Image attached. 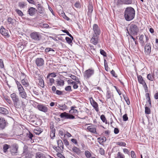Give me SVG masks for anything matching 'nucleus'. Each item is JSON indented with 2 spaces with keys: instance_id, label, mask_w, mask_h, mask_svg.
Instances as JSON below:
<instances>
[{
  "instance_id": "nucleus-1",
  "label": "nucleus",
  "mask_w": 158,
  "mask_h": 158,
  "mask_svg": "<svg viewBox=\"0 0 158 158\" xmlns=\"http://www.w3.org/2000/svg\"><path fill=\"white\" fill-rule=\"evenodd\" d=\"M135 10L132 7H127L124 12V17L125 19L127 21L132 20L135 17Z\"/></svg>"
},
{
  "instance_id": "nucleus-2",
  "label": "nucleus",
  "mask_w": 158,
  "mask_h": 158,
  "mask_svg": "<svg viewBox=\"0 0 158 158\" xmlns=\"http://www.w3.org/2000/svg\"><path fill=\"white\" fill-rule=\"evenodd\" d=\"M10 97L13 101L14 105L16 107L19 108L21 107L20 100L19 96L15 93L11 94L10 95Z\"/></svg>"
},
{
  "instance_id": "nucleus-3",
  "label": "nucleus",
  "mask_w": 158,
  "mask_h": 158,
  "mask_svg": "<svg viewBox=\"0 0 158 158\" xmlns=\"http://www.w3.org/2000/svg\"><path fill=\"white\" fill-rule=\"evenodd\" d=\"M16 83L17 85L20 96L23 98L26 99L27 97V94L25 91L23 87L19 82L16 81Z\"/></svg>"
},
{
  "instance_id": "nucleus-4",
  "label": "nucleus",
  "mask_w": 158,
  "mask_h": 158,
  "mask_svg": "<svg viewBox=\"0 0 158 158\" xmlns=\"http://www.w3.org/2000/svg\"><path fill=\"white\" fill-rule=\"evenodd\" d=\"M139 31V30L137 26L135 24H132L130 26L129 31L128 32L129 34L136 35H137Z\"/></svg>"
},
{
  "instance_id": "nucleus-5",
  "label": "nucleus",
  "mask_w": 158,
  "mask_h": 158,
  "mask_svg": "<svg viewBox=\"0 0 158 158\" xmlns=\"http://www.w3.org/2000/svg\"><path fill=\"white\" fill-rule=\"evenodd\" d=\"M60 116L61 118L65 119H73L75 118V117L74 116L65 112L61 113Z\"/></svg>"
},
{
  "instance_id": "nucleus-6",
  "label": "nucleus",
  "mask_w": 158,
  "mask_h": 158,
  "mask_svg": "<svg viewBox=\"0 0 158 158\" xmlns=\"http://www.w3.org/2000/svg\"><path fill=\"white\" fill-rule=\"evenodd\" d=\"M31 38L35 41H39L41 39V35L38 32H33L30 35Z\"/></svg>"
},
{
  "instance_id": "nucleus-7",
  "label": "nucleus",
  "mask_w": 158,
  "mask_h": 158,
  "mask_svg": "<svg viewBox=\"0 0 158 158\" xmlns=\"http://www.w3.org/2000/svg\"><path fill=\"white\" fill-rule=\"evenodd\" d=\"M149 40L148 36L146 35H141L139 38V42L142 46H143L145 44V42H147Z\"/></svg>"
},
{
  "instance_id": "nucleus-8",
  "label": "nucleus",
  "mask_w": 158,
  "mask_h": 158,
  "mask_svg": "<svg viewBox=\"0 0 158 158\" xmlns=\"http://www.w3.org/2000/svg\"><path fill=\"white\" fill-rule=\"evenodd\" d=\"M37 108L40 111L44 113L47 112L48 110L47 106L46 105L42 104H40L38 105Z\"/></svg>"
},
{
  "instance_id": "nucleus-9",
  "label": "nucleus",
  "mask_w": 158,
  "mask_h": 158,
  "mask_svg": "<svg viewBox=\"0 0 158 158\" xmlns=\"http://www.w3.org/2000/svg\"><path fill=\"white\" fill-rule=\"evenodd\" d=\"M94 73V70L92 69H88L85 72L84 76L87 78H89Z\"/></svg>"
},
{
  "instance_id": "nucleus-10",
  "label": "nucleus",
  "mask_w": 158,
  "mask_h": 158,
  "mask_svg": "<svg viewBox=\"0 0 158 158\" xmlns=\"http://www.w3.org/2000/svg\"><path fill=\"white\" fill-rule=\"evenodd\" d=\"M18 147L17 145H13L10 148V152L11 154L15 155H16L18 152Z\"/></svg>"
},
{
  "instance_id": "nucleus-11",
  "label": "nucleus",
  "mask_w": 158,
  "mask_h": 158,
  "mask_svg": "<svg viewBox=\"0 0 158 158\" xmlns=\"http://www.w3.org/2000/svg\"><path fill=\"white\" fill-rule=\"evenodd\" d=\"M93 30L94 32V34L96 35H99L100 33L99 28L96 24H94L93 26Z\"/></svg>"
},
{
  "instance_id": "nucleus-12",
  "label": "nucleus",
  "mask_w": 158,
  "mask_h": 158,
  "mask_svg": "<svg viewBox=\"0 0 158 158\" xmlns=\"http://www.w3.org/2000/svg\"><path fill=\"white\" fill-rule=\"evenodd\" d=\"M90 100L92 106L97 112H98L99 111V109L97 103L93 100L92 98H90Z\"/></svg>"
},
{
  "instance_id": "nucleus-13",
  "label": "nucleus",
  "mask_w": 158,
  "mask_h": 158,
  "mask_svg": "<svg viewBox=\"0 0 158 158\" xmlns=\"http://www.w3.org/2000/svg\"><path fill=\"white\" fill-rule=\"evenodd\" d=\"M0 33L3 36L9 37L8 31L4 28L3 26H2L0 29Z\"/></svg>"
},
{
  "instance_id": "nucleus-14",
  "label": "nucleus",
  "mask_w": 158,
  "mask_h": 158,
  "mask_svg": "<svg viewBox=\"0 0 158 158\" xmlns=\"http://www.w3.org/2000/svg\"><path fill=\"white\" fill-rule=\"evenodd\" d=\"M35 63L38 66H41L44 64V60L42 58H37L35 60Z\"/></svg>"
},
{
  "instance_id": "nucleus-15",
  "label": "nucleus",
  "mask_w": 158,
  "mask_h": 158,
  "mask_svg": "<svg viewBox=\"0 0 158 158\" xmlns=\"http://www.w3.org/2000/svg\"><path fill=\"white\" fill-rule=\"evenodd\" d=\"M6 126V121L4 118H0V130L4 129Z\"/></svg>"
},
{
  "instance_id": "nucleus-16",
  "label": "nucleus",
  "mask_w": 158,
  "mask_h": 158,
  "mask_svg": "<svg viewBox=\"0 0 158 158\" xmlns=\"http://www.w3.org/2000/svg\"><path fill=\"white\" fill-rule=\"evenodd\" d=\"M90 42L94 45H96L98 42V36L93 35L90 40Z\"/></svg>"
},
{
  "instance_id": "nucleus-17",
  "label": "nucleus",
  "mask_w": 158,
  "mask_h": 158,
  "mask_svg": "<svg viewBox=\"0 0 158 158\" xmlns=\"http://www.w3.org/2000/svg\"><path fill=\"white\" fill-rule=\"evenodd\" d=\"M145 52L147 54H149L151 52V46L150 43L147 44L145 46Z\"/></svg>"
},
{
  "instance_id": "nucleus-18",
  "label": "nucleus",
  "mask_w": 158,
  "mask_h": 158,
  "mask_svg": "<svg viewBox=\"0 0 158 158\" xmlns=\"http://www.w3.org/2000/svg\"><path fill=\"white\" fill-rule=\"evenodd\" d=\"M87 130L90 132L95 133L96 132L95 126L94 125H91L87 127Z\"/></svg>"
},
{
  "instance_id": "nucleus-19",
  "label": "nucleus",
  "mask_w": 158,
  "mask_h": 158,
  "mask_svg": "<svg viewBox=\"0 0 158 158\" xmlns=\"http://www.w3.org/2000/svg\"><path fill=\"white\" fill-rule=\"evenodd\" d=\"M36 11L37 10L35 8L31 7L28 10V13L30 15L33 16L35 14Z\"/></svg>"
},
{
  "instance_id": "nucleus-20",
  "label": "nucleus",
  "mask_w": 158,
  "mask_h": 158,
  "mask_svg": "<svg viewBox=\"0 0 158 158\" xmlns=\"http://www.w3.org/2000/svg\"><path fill=\"white\" fill-rule=\"evenodd\" d=\"M88 11L87 14L88 16L90 17L91 16L92 13L93 11V6L91 4H89L88 6Z\"/></svg>"
},
{
  "instance_id": "nucleus-21",
  "label": "nucleus",
  "mask_w": 158,
  "mask_h": 158,
  "mask_svg": "<svg viewBox=\"0 0 158 158\" xmlns=\"http://www.w3.org/2000/svg\"><path fill=\"white\" fill-rule=\"evenodd\" d=\"M0 113L4 114L7 115L8 114L9 112L6 109L3 107H0Z\"/></svg>"
},
{
  "instance_id": "nucleus-22",
  "label": "nucleus",
  "mask_w": 158,
  "mask_h": 158,
  "mask_svg": "<svg viewBox=\"0 0 158 158\" xmlns=\"http://www.w3.org/2000/svg\"><path fill=\"white\" fill-rule=\"evenodd\" d=\"M37 7L38 10V12L40 14H43L44 9L42 6L40 4H38L37 5Z\"/></svg>"
},
{
  "instance_id": "nucleus-23",
  "label": "nucleus",
  "mask_w": 158,
  "mask_h": 158,
  "mask_svg": "<svg viewBox=\"0 0 158 158\" xmlns=\"http://www.w3.org/2000/svg\"><path fill=\"white\" fill-rule=\"evenodd\" d=\"M146 98L148 100V101L149 103V104L148 105V106L149 107H152V104H151V101L150 99V97L149 96V93H147L146 94Z\"/></svg>"
},
{
  "instance_id": "nucleus-24",
  "label": "nucleus",
  "mask_w": 158,
  "mask_h": 158,
  "mask_svg": "<svg viewBox=\"0 0 158 158\" xmlns=\"http://www.w3.org/2000/svg\"><path fill=\"white\" fill-rule=\"evenodd\" d=\"M138 80L139 82L142 84L143 85H146V83L143 80L142 77L141 75H139L138 76Z\"/></svg>"
},
{
  "instance_id": "nucleus-25",
  "label": "nucleus",
  "mask_w": 158,
  "mask_h": 158,
  "mask_svg": "<svg viewBox=\"0 0 158 158\" xmlns=\"http://www.w3.org/2000/svg\"><path fill=\"white\" fill-rule=\"evenodd\" d=\"M57 106L58 108L63 111L64 110L67 109V106L65 104H59Z\"/></svg>"
},
{
  "instance_id": "nucleus-26",
  "label": "nucleus",
  "mask_w": 158,
  "mask_h": 158,
  "mask_svg": "<svg viewBox=\"0 0 158 158\" xmlns=\"http://www.w3.org/2000/svg\"><path fill=\"white\" fill-rule=\"evenodd\" d=\"M36 158H46L44 154L41 152H38L36 153Z\"/></svg>"
},
{
  "instance_id": "nucleus-27",
  "label": "nucleus",
  "mask_w": 158,
  "mask_h": 158,
  "mask_svg": "<svg viewBox=\"0 0 158 158\" xmlns=\"http://www.w3.org/2000/svg\"><path fill=\"white\" fill-rule=\"evenodd\" d=\"M72 151L77 154H79L81 152L79 149L76 147H74L73 148Z\"/></svg>"
},
{
  "instance_id": "nucleus-28",
  "label": "nucleus",
  "mask_w": 158,
  "mask_h": 158,
  "mask_svg": "<svg viewBox=\"0 0 158 158\" xmlns=\"http://www.w3.org/2000/svg\"><path fill=\"white\" fill-rule=\"evenodd\" d=\"M69 76L73 80L76 81L77 82V83H80V81L79 80L78 78L75 76L72 75L71 74H69Z\"/></svg>"
},
{
  "instance_id": "nucleus-29",
  "label": "nucleus",
  "mask_w": 158,
  "mask_h": 158,
  "mask_svg": "<svg viewBox=\"0 0 158 158\" xmlns=\"http://www.w3.org/2000/svg\"><path fill=\"white\" fill-rule=\"evenodd\" d=\"M69 112L70 113L74 114L75 115H77L78 112L77 110L73 109V107L72 106L71 107V109L69 111Z\"/></svg>"
},
{
  "instance_id": "nucleus-30",
  "label": "nucleus",
  "mask_w": 158,
  "mask_h": 158,
  "mask_svg": "<svg viewBox=\"0 0 158 158\" xmlns=\"http://www.w3.org/2000/svg\"><path fill=\"white\" fill-rule=\"evenodd\" d=\"M56 84L57 85L59 86H63L64 84V81L63 80L60 79L59 80L56 81Z\"/></svg>"
},
{
  "instance_id": "nucleus-31",
  "label": "nucleus",
  "mask_w": 158,
  "mask_h": 158,
  "mask_svg": "<svg viewBox=\"0 0 158 158\" xmlns=\"http://www.w3.org/2000/svg\"><path fill=\"white\" fill-rule=\"evenodd\" d=\"M21 82L23 85L25 86L26 87H27L29 85L28 83L27 82V81L26 79H23L22 80Z\"/></svg>"
},
{
  "instance_id": "nucleus-32",
  "label": "nucleus",
  "mask_w": 158,
  "mask_h": 158,
  "mask_svg": "<svg viewBox=\"0 0 158 158\" xmlns=\"http://www.w3.org/2000/svg\"><path fill=\"white\" fill-rule=\"evenodd\" d=\"M48 84L52 86L53 84L54 83V80L52 78H49L48 79Z\"/></svg>"
},
{
  "instance_id": "nucleus-33",
  "label": "nucleus",
  "mask_w": 158,
  "mask_h": 158,
  "mask_svg": "<svg viewBox=\"0 0 158 158\" xmlns=\"http://www.w3.org/2000/svg\"><path fill=\"white\" fill-rule=\"evenodd\" d=\"M15 20L12 19L10 17H9L7 19L8 22L9 24H11L12 25H13L14 23L15 22Z\"/></svg>"
},
{
  "instance_id": "nucleus-34",
  "label": "nucleus",
  "mask_w": 158,
  "mask_h": 158,
  "mask_svg": "<svg viewBox=\"0 0 158 158\" xmlns=\"http://www.w3.org/2000/svg\"><path fill=\"white\" fill-rule=\"evenodd\" d=\"M154 74L153 75H152L151 74H149L147 75V78L149 80L151 81H153L154 80Z\"/></svg>"
},
{
  "instance_id": "nucleus-35",
  "label": "nucleus",
  "mask_w": 158,
  "mask_h": 158,
  "mask_svg": "<svg viewBox=\"0 0 158 158\" xmlns=\"http://www.w3.org/2000/svg\"><path fill=\"white\" fill-rule=\"evenodd\" d=\"M56 73H49L48 74V75L47 76V79H48L49 77L51 76L52 78V77H55L56 76Z\"/></svg>"
},
{
  "instance_id": "nucleus-36",
  "label": "nucleus",
  "mask_w": 158,
  "mask_h": 158,
  "mask_svg": "<svg viewBox=\"0 0 158 158\" xmlns=\"http://www.w3.org/2000/svg\"><path fill=\"white\" fill-rule=\"evenodd\" d=\"M9 146L7 144H4L3 146V150L4 152L5 153L9 148Z\"/></svg>"
},
{
  "instance_id": "nucleus-37",
  "label": "nucleus",
  "mask_w": 158,
  "mask_h": 158,
  "mask_svg": "<svg viewBox=\"0 0 158 158\" xmlns=\"http://www.w3.org/2000/svg\"><path fill=\"white\" fill-rule=\"evenodd\" d=\"M117 145H118L121 146H125L126 145V143L122 141H119L116 143Z\"/></svg>"
},
{
  "instance_id": "nucleus-38",
  "label": "nucleus",
  "mask_w": 158,
  "mask_h": 158,
  "mask_svg": "<svg viewBox=\"0 0 158 158\" xmlns=\"http://www.w3.org/2000/svg\"><path fill=\"white\" fill-rule=\"evenodd\" d=\"M145 112L146 114H150L151 113V110L147 106H145Z\"/></svg>"
},
{
  "instance_id": "nucleus-39",
  "label": "nucleus",
  "mask_w": 158,
  "mask_h": 158,
  "mask_svg": "<svg viewBox=\"0 0 158 158\" xmlns=\"http://www.w3.org/2000/svg\"><path fill=\"white\" fill-rule=\"evenodd\" d=\"M57 144L60 147H61L62 148H63V144L61 140L59 139L57 141Z\"/></svg>"
},
{
  "instance_id": "nucleus-40",
  "label": "nucleus",
  "mask_w": 158,
  "mask_h": 158,
  "mask_svg": "<svg viewBox=\"0 0 158 158\" xmlns=\"http://www.w3.org/2000/svg\"><path fill=\"white\" fill-rule=\"evenodd\" d=\"M85 155L87 158H90L91 157V154L89 151H85Z\"/></svg>"
},
{
  "instance_id": "nucleus-41",
  "label": "nucleus",
  "mask_w": 158,
  "mask_h": 158,
  "mask_svg": "<svg viewBox=\"0 0 158 158\" xmlns=\"http://www.w3.org/2000/svg\"><path fill=\"white\" fill-rule=\"evenodd\" d=\"M100 118L103 122L107 123V120L104 115H102L100 116Z\"/></svg>"
},
{
  "instance_id": "nucleus-42",
  "label": "nucleus",
  "mask_w": 158,
  "mask_h": 158,
  "mask_svg": "<svg viewBox=\"0 0 158 158\" xmlns=\"http://www.w3.org/2000/svg\"><path fill=\"white\" fill-rule=\"evenodd\" d=\"M15 11L19 16H22L23 15V14L21 10L18 9H16Z\"/></svg>"
},
{
  "instance_id": "nucleus-43",
  "label": "nucleus",
  "mask_w": 158,
  "mask_h": 158,
  "mask_svg": "<svg viewBox=\"0 0 158 158\" xmlns=\"http://www.w3.org/2000/svg\"><path fill=\"white\" fill-rule=\"evenodd\" d=\"M62 31L66 33L72 39H73V36L69 33V32L67 30H62Z\"/></svg>"
},
{
  "instance_id": "nucleus-44",
  "label": "nucleus",
  "mask_w": 158,
  "mask_h": 158,
  "mask_svg": "<svg viewBox=\"0 0 158 158\" xmlns=\"http://www.w3.org/2000/svg\"><path fill=\"white\" fill-rule=\"evenodd\" d=\"M124 4H131L132 2V0H123Z\"/></svg>"
},
{
  "instance_id": "nucleus-45",
  "label": "nucleus",
  "mask_w": 158,
  "mask_h": 158,
  "mask_svg": "<svg viewBox=\"0 0 158 158\" xmlns=\"http://www.w3.org/2000/svg\"><path fill=\"white\" fill-rule=\"evenodd\" d=\"M65 40L69 44H70L72 43V40L69 37H66Z\"/></svg>"
},
{
  "instance_id": "nucleus-46",
  "label": "nucleus",
  "mask_w": 158,
  "mask_h": 158,
  "mask_svg": "<svg viewBox=\"0 0 158 158\" xmlns=\"http://www.w3.org/2000/svg\"><path fill=\"white\" fill-rule=\"evenodd\" d=\"M100 54L103 56H106V54L105 52L103 50L100 49Z\"/></svg>"
},
{
  "instance_id": "nucleus-47",
  "label": "nucleus",
  "mask_w": 158,
  "mask_h": 158,
  "mask_svg": "<svg viewBox=\"0 0 158 158\" xmlns=\"http://www.w3.org/2000/svg\"><path fill=\"white\" fill-rule=\"evenodd\" d=\"M106 97L107 98H110L111 97V94L110 92L109 91H107L106 92Z\"/></svg>"
},
{
  "instance_id": "nucleus-48",
  "label": "nucleus",
  "mask_w": 158,
  "mask_h": 158,
  "mask_svg": "<svg viewBox=\"0 0 158 158\" xmlns=\"http://www.w3.org/2000/svg\"><path fill=\"white\" fill-rule=\"evenodd\" d=\"M123 120L125 121H127L128 120V118L127 114H125L123 116Z\"/></svg>"
},
{
  "instance_id": "nucleus-49",
  "label": "nucleus",
  "mask_w": 158,
  "mask_h": 158,
  "mask_svg": "<svg viewBox=\"0 0 158 158\" xmlns=\"http://www.w3.org/2000/svg\"><path fill=\"white\" fill-rule=\"evenodd\" d=\"M27 137L32 140V138L33 137V134H32L31 133L29 132V133L27 134Z\"/></svg>"
},
{
  "instance_id": "nucleus-50",
  "label": "nucleus",
  "mask_w": 158,
  "mask_h": 158,
  "mask_svg": "<svg viewBox=\"0 0 158 158\" xmlns=\"http://www.w3.org/2000/svg\"><path fill=\"white\" fill-rule=\"evenodd\" d=\"M39 85L42 88L44 87V80L42 81H40L39 82Z\"/></svg>"
},
{
  "instance_id": "nucleus-51",
  "label": "nucleus",
  "mask_w": 158,
  "mask_h": 158,
  "mask_svg": "<svg viewBox=\"0 0 158 158\" xmlns=\"http://www.w3.org/2000/svg\"><path fill=\"white\" fill-rule=\"evenodd\" d=\"M117 158H124V157L120 152H118L117 154Z\"/></svg>"
},
{
  "instance_id": "nucleus-52",
  "label": "nucleus",
  "mask_w": 158,
  "mask_h": 158,
  "mask_svg": "<svg viewBox=\"0 0 158 158\" xmlns=\"http://www.w3.org/2000/svg\"><path fill=\"white\" fill-rule=\"evenodd\" d=\"M99 152L102 155H104L105 153V151L103 149L100 148L99 150Z\"/></svg>"
},
{
  "instance_id": "nucleus-53",
  "label": "nucleus",
  "mask_w": 158,
  "mask_h": 158,
  "mask_svg": "<svg viewBox=\"0 0 158 158\" xmlns=\"http://www.w3.org/2000/svg\"><path fill=\"white\" fill-rule=\"evenodd\" d=\"M74 6L77 8H79L81 7V5L78 2H76Z\"/></svg>"
},
{
  "instance_id": "nucleus-54",
  "label": "nucleus",
  "mask_w": 158,
  "mask_h": 158,
  "mask_svg": "<svg viewBox=\"0 0 158 158\" xmlns=\"http://www.w3.org/2000/svg\"><path fill=\"white\" fill-rule=\"evenodd\" d=\"M65 90L66 91H72L71 87L70 86H68L65 87Z\"/></svg>"
},
{
  "instance_id": "nucleus-55",
  "label": "nucleus",
  "mask_w": 158,
  "mask_h": 158,
  "mask_svg": "<svg viewBox=\"0 0 158 158\" xmlns=\"http://www.w3.org/2000/svg\"><path fill=\"white\" fill-rule=\"evenodd\" d=\"M76 82H75V83H74L73 84V87L74 89H77L78 87V85H77V83Z\"/></svg>"
},
{
  "instance_id": "nucleus-56",
  "label": "nucleus",
  "mask_w": 158,
  "mask_h": 158,
  "mask_svg": "<svg viewBox=\"0 0 158 158\" xmlns=\"http://www.w3.org/2000/svg\"><path fill=\"white\" fill-rule=\"evenodd\" d=\"M4 65L3 63V61L0 59V67L1 68H2L4 67Z\"/></svg>"
},
{
  "instance_id": "nucleus-57",
  "label": "nucleus",
  "mask_w": 158,
  "mask_h": 158,
  "mask_svg": "<svg viewBox=\"0 0 158 158\" xmlns=\"http://www.w3.org/2000/svg\"><path fill=\"white\" fill-rule=\"evenodd\" d=\"M50 136L52 139H53L55 137V132H50Z\"/></svg>"
},
{
  "instance_id": "nucleus-58",
  "label": "nucleus",
  "mask_w": 158,
  "mask_h": 158,
  "mask_svg": "<svg viewBox=\"0 0 158 158\" xmlns=\"http://www.w3.org/2000/svg\"><path fill=\"white\" fill-rule=\"evenodd\" d=\"M117 3L119 5H121L124 4L123 0H118L117 1Z\"/></svg>"
},
{
  "instance_id": "nucleus-59",
  "label": "nucleus",
  "mask_w": 158,
  "mask_h": 158,
  "mask_svg": "<svg viewBox=\"0 0 158 158\" xmlns=\"http://www.w3.org/2000/svg\"><path fill=\"white\" fill-rule=\"evenodd\" d=\"M62 14L63 15H62V16L64 18V19H65L67 20H69V18H68V17H67L65 15V14H64V13H62Z\"/></svg>"
},
{
  "instance_id": "nucleus-60",
  "label": "nucleus",
  "mask_w": 158,
  "mask_h": 158,
  "mask_svg": "<svg viewBox=\"0 0 158 158\" xmlns=\"http://www.w3.org/2000/svg\"><path fill=\"white\" fill-rule=\"evenodd\" d=\"M56 93L58 95H61L62 94V92L61 91L59 90H56Z\"/></svg>"
},
{
  "instance_id": "nucleus-61",
  "label": "nucleus",
  "mask_w": 158,
  "mask_h": 158,
  "mask_svg": "<svg viewBox=\"0 0 158 158\" xmlns=\"http://www.w3.org/2000/svg\"><path fill=\"white\" fill-rule=\"evenodd\" d=\"M119 130L118 128H115L114 129V132L115 134H117L119 133Z\"/></svg>"
},
{
  "instance_id": "nucleus-62",
  "label": "nucleus",
  "mask_w": 158,
  "mask_h": 158,
  "mask_svg": "<svg viewBox=\"0 0 158 158\" xmlns=\"http://www.w3.org/2000/svg\"><path fill=\"white\" fill-rule=\"evenodd\" d=\"M64 145H69V142L67 141V139H65L64 141Z\"/></svg>"
},
{
  "instance_id": "nucleus-63",
  "label": "nucleus",
  "mask_w": 158,
  "mask_h": 158,
  "mask_svg": "<svg viewBox=\"0 0 158 158\" xmlns=\"http://www.w3.org/2000/svg\"><path fill=\"white\" fill-rule=\"evenodd\" d=\"M111 73L113 76L115 77H117V75L115 74V71L114 70H112L111 71Z\"/></svg>"
},
{
  "instance_id": "nucleus-64",
  "label": "nucleus",
  "mask_w": 158,
  "mask_h": 158,
  "mask_svg": "<svg viewBox=\"0 0 158 158\" xmlns=\"http://www.w3.org/2000/svg\"><path fill=\"white\" fill-rule=\"evenodd\" d=\"M131 156L132 158H134L136 157V156L135 152L133 151H131Z\"/></svg>"
}]
</instances>
